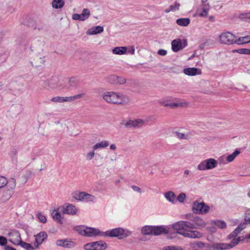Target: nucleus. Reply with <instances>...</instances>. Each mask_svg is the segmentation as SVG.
<instances>
[{
  "instance_id": "nucleus-1",
  "label": "nucleus",
  "mask_w": 250,
  "mask_h": 250,
  "mask_svg": "<svg viewBox=\"0 0 250 250\" xmlns=\"http://www.w3.org/2000/svg\"><path fill=\"white\" fill-rule=\"evenodd\" d=\"M76 230L81 235L87 237L94 236L98 235H103L104 234L106 236L117 237L119 238H121L124 236V230L120 228L107 231L104 233L101 232L98 229L88 228L85 226L77 227Z\"/></svg>"
},
{
  "instance_id": "nucleus-2",
  "label": "nucleus",
  "mask_w": 250,
  "mask_h": 250,
  "mask_svg": "<svg viewBox=\"0 0 250 250\" xmlns=\"http://www.w3.org/2000/svg\"><path fill=\"white\" fill-rule=\"evenodd\" d=\"M104 101L108 103L117 105H126L130 103V99L121 92L106 91L102 94Z\"/></svg>"
},
{
  "instance_id": "nucleus-3",
  "label": "nucleus",
  "mask_w": 250,
  "mask_h": 250,
  "mask_svg": "<svg viewBox=\"0 0 250 250\" xmlns=\"http://www.w3.org/2000/svg\"><path fill=\"white\" fill-rule=\"evenodd\" d=\"M173 229L177 232L186 237L192 239H199L203 237V234L197 230H188L185 228L184 221H178L172 225Z\"/></svg>"
},
{
  "instance_id": "nucleus-4",
  "label": "nucleus",
  "mask_w": 250,
  "mask_h": 250,
  "mask_svg": "<svg viewBox=\"0 0 250 250\" xmlns=\"http://www.w3.org/2000/svg\"><path fill=\"white\" fill-rule=\"evenodd\" d=\"M168 230L163 226H146L141 230V233L144 235L153 234L158 235L163 233H167Z\"/></svg>"
},
{
  "instance_id": "nucleus-5",
  "label": "nucleus",
  "mask_w": 250,
  "mask_h": 250,
  "mask_svg": "<svg viewBox=\"0 0 250 250\" xmlns=\"http://www.w3.org/2000/svg\"><path fill=\"white\" fill-rule=\"evenodd\" d=\"M217 161L213 158H209L202 161L197 166V169L200 171L211 169L217 166Z\"/></svg>"
},
{
  "instance_id": "nucleus-6",
  "label": "nucleus",
  "mask_w": 250,
  "mask_h": 250,
  "mask_svg": "<svg viewBox=\"0 0 250 250\" xmlns=\"http://www.w3.org/2000/svg\"><path fill=\"white\" fill-rule=\"evenodd\" d=\"M73 197L78 201L84 202H92L96 201V197L91 194L85 192L76 191L73 193Z\"/></svg>"
},
{
  "instance_id": "nucleus-7",
  "label": "nucleus",
  "mask_w": 250,
  "mask_h": 250,
  "mask_svg": "<svg viewBox=\"0 0 250 250\" xmlns=\"http://www.w3.org/2000/svg\"><path fill=\"white\" fill-rule=\"evenodd\" d=\"M186 218L193 222L195 229H202L206 226V222L198 216L187 214L186 215Z\"/></svg>"
},
{
  "instance_id": "nucleus-8",
  "label": "nucleus",
  "mask_w": 250,
  "mask_h": 250,
  "mask_svg": "<svg viewBox=\"0 0 250 250\" xmlns=\"http://www.w3.org/2000/svg\"><path fill=\"white\" fill-rule=\"evenodd\" d=\"M236 37L229 32H226L222 33L219 37V42L225 44H234V39Z\"/></svg>"
},
{
  "instance_id": "nucleus-9",
  "label": "nucleus",
  "mask_w": 250,
  "mask_h": 250,
  "mask_svg": "<svg viewBox=\"0 0 250 250\" xmlns=\"http://www.w3.org/2000/svg\"><path fill=\"white\" fill-rule=\"evenodd\" d=\"M209 207L206 205L203 202L195 201L193 203L192 210L195 213L204 214L209 211Z\"/></svg>"
},
{
  "instance_id": "nucleus-10",
  "label": "nucleus",
  "mask_w": 250,
  "mask_h": 250,
  "mask_svg": "<svg viewBox=\"0 0 250 250\" xmlns=\"http://www.w3.org/2000/svg\"><path fill=\"white\" fill-rule=\"evenodd\" d=\"M187 45V42L185 40L183 43L180 39L174 40L171 42V48L173 52H177L182 50Z\"/></svg>"
},
{
  "instance_id": "nucleus-11",
  "label": "nucleus",
  "mask_w": 250,
  "mask_h": 250,
  "mask_svg": "<svg viewBox=\"0 0 250 250\" xmlns=\"http://www.w3.org/2000/svg\"><path fill=\"white\" fill-rule=\"evenodd\" d=\"M59 209L64 214L69 215H74L76 213L77 209L76 207L72 204H65L64 206L60 207Z\"/></svg>"
},
{
  "instance_id": "nucleus-12",
  "label": "nucleus",
  "mask_w": 250,
  "mask_h": 250,
  "mask_svg": "<svg viewBox=\"0 0 250 250\" xmlns=\"http://www.w3.org/2000/svg\"><path fill=\"white\" fill-rule=\"evenodd\" d=\"M90 14V11L88 9H84L81 14L77 13L73 14L72 15V19L74 20L83 21L89 18Z\"/></svg>"
},
{
  "instance_id": "nucleus-13",
  "label": "nucleus",
  "mask_w": 250,
  "mask_h": 250,
  "mask_svg": "<svg viewBox=\"0 0 250 250\" xmlns=\"http://www.w3.org/2000/svg\"><path fill=\"white\" fill-rule=\"evenodd\" d=\"M56 244L58 246L68 249L73 248L76 245L74 242L71 241L69 239L58 240L56 241Z\"/></svg>"
},
{
  "instance_id": "nucleus-14",
  "label": "nucleus",
  "mask_w": 250,
  "mask_h": 250,
  "mask_svg": "<svg viewBox=\"0 0 250 250\" xmlns=\"http://www.w3.org/2000/svg\"><path fill=\"white\" fill-rule=\"evenodd\" d=\"M46 233L43 231L40 232L35 236V242L34 243L35 248L37 249L43 241L47 238Z\"/></svg>"
},
{
  "instance_id": "nucleus-15",
  "label": "nucleus",
  "mask_w": 250,
  "mask_h": 250,
  "mask_svg": "<svg viewBox=\"0 0 250 250\" xmlns=\"http://www.w3.org/2000/svg\"><path fill=\"white\" fill-rule=\"evenodd\" d=\"M58 79L52 77L49 80L44 82V86L48 89H54L58 87Z\"/></svg>"
},
{
  "instance_id": "nucleus-16",
  "label": "nucleus",
  "mask_w": 250,
  "mask_h": 250,
  "mask_svg": "<svg viewBox=\"0 0 250 250\" xmlns=\"http://www.w3.org/2000/svg\"><path fill=\"white\" fill-rule=\"evenodd\" d=\"M146 123V121L141 119L129 120L126 123V125L132 127H141Z\"/></svg>"
},
{
  "instance_id": "nucleus-17",
  "label": "nucleus",
  "mask_w": 250,
  "mask_h": 250,
  "mask_svg": "<svg viewBox=\"0 0 250 250\" xmlns=\"http://www.w3.org/2000/svg\"><path fill=\"white\" fill-rule=\"evenodd\" d=\"M164 106H169L172 108L178 107H187L189 103L187 101L178 102L177 103H163Z\"/></svg>"
},
{
  "instance_id": "nucleus-18",
  "label": "nucleus",
  "mask_w": 250,
  "mask_h": 250,
  "mask_svg": "<svg viewBox=\"0 0 250 250\" xmlns=\"http://www.w3.org/2000/svg\"><path fill=\"white\" fill-rule=\"evenodd\" d=\"M104 31V28L101 26H94L91 28L88 29L86 31L87 35H96L101 33Z\"/></svg>"
},
{
  "instance_id": "nucleus-19",
  "label": "nucleus",
  "mask_w": 250,
  "mask_h": 250,
  "mask_svg": "<svg viewBox=\"0 0 250 250\" xmlns=\"http://www.w3.org/2000/svg\"><path fill=\"white\" fill-rule=\"evenodd\" d=\"M246 228V224H240L238 227L229 235V239H232L234 237H237L238 234Z\"/></svg>"
},
{
  "instance_id": "nucleus-20",
  "label": "nucleus",
  "mask_w": 250,
  "mask_h": 250,
  "mask_svg": "<svg viewBox=\"0 0 250 250\" xmlns=\"http://www.w3.org/2000/svg\"><path fill=\"white\" fill-rule=\"evenodd\" d=\"M212 248L214 250H226L230 249L229 244L223 243H218L213 244Z\"/></svg>"
},
{
  "instance_id": "nucleus-21",
  "label": "nucleus",
  "mask_w": 250,
  "mask_h": 250,
  "mask_svg": "<svg viewBox=\"0 0 250 250\" xmlns=\"http://www.w3.org/2000/svg\"><path fill=\"white\" fill-rule=\"evenodd\" d=\"M45 62L44 56H36L33 60V65L35 67H39L44 64Z\"/></svg>"
},
{
  "instance_id": "nucleus-22",
  "label": "nucleus",
  "mask_w": 250,
  "mask_h": 250,
  "mask_svg": "<svg viewBox=\"0 0 250 250\" xmlns=\"http://www.w3.org/2000/svg\"><path fill=\"white\" fill-rule=\"evenodd\" d=\"M184 73L187 75L194 76L200 74V71L196 68H188L184 69Z\"/></svg>"
},
{
  "instance_id": "nucleus-23",
  "label": "nucleus",
  "mask_w": 250,
  "mask_h": 250,
  "mask_svg": "<svg viewBox=\"0 0 250 250\" xmlns=\"http://www.w3.org/2000/svg\"><path fill=\"white\" fill-rule=\"evenodd\" d=\"M127 47L125 46L116 47L112 50V53L116 55H123L126 53Z\"/></svg>"
},
{
  "instance_id": "nucleus-24",
  "label": "nucleus",
  "mask_w": 250,
  "mask_h": 250,
  "mask_svg": "<svg viewBox=\"0 0 250 250\" xmlns=\"http://www.w3.org/2000/svg\"><path fill=\"white\" fill-rule=\"evenodd\" d=\"M95 250H104L107 247L106 243L104 241H99L94 242Z\"/></svg>"
},
{
  "instance_id": "nucleus-25",
  "label": "nucleus",
  "mask_w": 250,
  "mask_h": 250,
  "mask_svg": "<svg viewBox=\"0 0 250 250\" xmlns=\"http://www.w3.org/2000/svg\"><path fill=\"white\" fill-rule=\"evenodd\" d=\"M164 195L167 200L172 203H174L176 201V196L172 191H169L165 193Z\"/></svg>"
},
{
  "instance_id": "nucleus-26",
  "label": "nucleus",
  "mask_w": 250,
  "mask_h": 250,
  "mask_svg": "<svg viewBox=\"0 0 250 250\" xmlns=\"http://www.w3.org/2000/svg\"><path fill=\"white\" fill-rule=\"evenodd\" d=\"M109 146V142L107 141H102L101 142L96 143L93 146V149L94 150H97L99 148H105Z\"/></svg>"
},
{
  "instance_id": "nucleus-27",
  "label": "nucleus",
  "mask_w": 250,
  "mask_h": 250,
  "mask_svg": "<svg viewBox=\"0 0 250 250\" xmlns=\"http://www.w3.org/2000/svg\"><path fill=\"white\" fill-rule=\"evenodd\" d=\"M64 5L63 0H53L52 6L55 9L62 8Z\"/></svg>"
},
{
  "instance_id": "nucleus-28",
  "label": "nucleus",
  "mask_w": 250,
  "mask_h": 250,
  "mask_svg": "<svg viewBox=\"0 0 250 250\" xmlns=\"http://www.w3.org/2000/svg\"><path fill=\"white\" fill-rule=\"evenodd\" d=\"M190 22V20L188 18H181L176 20V23L180 26H187Z\"/></svg>"
},
{
  "instance_id": "nucleus-29",
  "label": "nucleus",
  "mask_w": 250,
  "mask_h": 250,
  "mask_svg": "<svg viewBox=\"0 0 250 250\" xmlns=\"http://www.w3.org/2000/svg\"><path fill=\"white\" fill-rule=\"evenodd\" d=\"M51 101L55 103H63L66 102H69V97H60L57 96L53 97Z\"/></svg>"
},
{
  "instance_id": "nucleus-30",
  "label": "nucleus",
  "mask_w": 250,
  "mask_h": 250,
  "mask_svg": "<svg viewBox=\"0 0 250 250\" xmlns=\"http://www.w3.org/2000/svg\"><path fill=\"white\" fill-rule=\"evenodd\" d=\"M53 218L59 223H62V217L58 210H54L51 214Z\"/></svg>"
},
{
  "instance_id": "nucleus-31",
  "label": "nucleus",
  "mask_w": 250,
  "mask_h": 250,
  "mask_svg": "<svg viewBox=\"0 0 250 250\" xmlns=\"http://www.w3.org/2000/svg\"><path fill=\"white\" fill-rule=\"evenodd\" d=\"M209 5L208 3H205L202 9V12L199 14V15L201 17H207L208 14V11L209 10Z\"/></svg>"
},
{
  "instance_id": "nucleus-32",
  "label": "nucleus",
  "mask_w": 250,
  "mask_h": 250,
  "mask_svg": "<svg viewBox=\"0 0 250 250\" xmlns=\"http://www.w3.org/2000/svg\"><path fill=\"white\" fill-rule=\"evenodd\" d=\"M211 224L214 225L221 229H225L227 226L226 223L222 220H214L211 222Z\"/></svg>"
},
{
  "instance_id": "nucleus-33",
  "label": "nucleus",
  "mask_w": 250,
  "mask_h": 250,
  "mask_svg": "<svg viewBox=\"0 0 250 250\" xmlns=\"http://www.w3.org/2000/svg\"><path fill=\"white\" fill-rule=\"evenodd\" d=\"M180 4L179 2H175L174 4L171 5L168 8L165 10L166 13H169L170 11H175L179 10Z\"/></svg>"
},
{
  "instance_id": "nucleus-34",
  "label": "nucleus",
  "mask_w": 250,
  "mask_h": 250,
  "mask_svg": "<svg viewBox=\"0 0 250 250\" xmlns=\"http://www.w3.org/2000/svg\"><path fill=\"white\" fill-rule=\"evenodd\" d=\"M69 86L76 87L79 85V80L75 77H71L68 80Z\"/></svg>"
},
{
  "instance_id": "nucleus-35",
  "label": "nucleus",
  "mask_w": 250,
  "mask_h": 250,
  "mask_svg": "<svg viewBox=\"0 0 250 250\" xmlns=\"http://www.w3.org/2000/svg\"><path fill=\"white\" fill-rule=\"evenodd\" d=\"M240 152L239 150L236 149L233 152L232 154L228 155L226 158L227 160L229 162H231L233 161V160L235 159V158L240 154Z\"/></svg>"
},
{
  "instance_id": "nucleus-36",
  "label": "nucleus",
  "mask_w": 250,
  "mask_h": 250,
  "mask_svg": "<svg viewBox=\"0 0 250 250\" xmlns=\"http://www.w3.org/2000/svg\"><path fill=\"white\" fill-rule=\"evenodd\" d=\"M18 245L21 246L22 248L27 250H33L35 248L32 246L30 244L21 241L18 244Z\"/></svg>"
},
{
  "instance_id": "nucleus-37",
  "label": "nucleus",
  "mask_w": 250,
  "mask_h": 250,
  "mask_svg": "<svg viewBox=\"0 0 250 250\" xmlns=\"http://www.w3.org/2000/svg\"><path fill=\"white\" fill-rule=\"evenodd\" d=\"M184 224L185 228L187 229H189V230H193V229H195L193 222H191L190 220L184 221Z\"/></svg>"
},
{
  "instance_id": "nucleus-38",
  "label": "nucleus",
  "mask_w": 250,
  "mask_h": 250,
  "mask_svg": "<svg viewBox=\"0 0 250 250\" xmlns=\"http://www.w3.org/2000/svg\"><path fill=\"white\" fill-rule=\"evenodd\" d=\"M232 239V240H231V242L229 244L230 249L237 245L240 241V237H234Z\"/></svg>"
},
{
  "instance_id": "nucleus-39",
  "label": "nucleus",
  "mask_w": 250,
  "mask_h": 250,
  "mask_svg": "<svg viewBox=\"0 0 250 250\" xmlns=\"http://www.w3.org/2000/svg\"><path fill=\"white\" fill-rule=\"evenodd\" d=\"M29 176L27 174H23L19 178V182L21 185L24 184L28 180Z\"/></svg>"
},
{
  "instance_id": "nucleus-40",
  "label": "nucleus",
  "mask_w": 250,
  "mask_h": 250,
  "mask_svg": "<svg viewBox=\"0 0 250 250\" xmlns=\"http://www.w3.org/2000/svg\"><path fill=\"white\" fill-rule=\"evenodd\" d=\"M117 76L111 75L106 77V81L112 84H116Z\"/></svg>"
},
{
  "instance_id": "nucleus-41",
  "label": "nucleus",
  "mask_w": 250,
  "mask_h": 250,
  "mask_svg": "<svg viewBox=\"0 0 250 250\" xmlns=\"http://www.w3.org/2000/svg\"><path fill=\"white\" fill-rule=\"evenodd\" d=\"M85 94L84 93H82L74 95V96L69 97V102L74 101L78 99L82 98L85 96Z\"/></svg>"
},
{
  "instance_id": "nucleus-42",
  "label": "nucleus",
  "mask_w": 250,
  "mask_h": 250,
  "mask_svg": "<svg viewBox=\"0 0 250 250\" xmlns=\"http://www.w3.org/2000/svg\"><path fill=\"white\" fill-rule=\"evenodd\" d=\"M84 249L86 250H95L94 242L85 244L84 245Z\"/></svg>"
},
{
  "instance_id": "nucleus-43",
  "label": "nucleus",
  "mask_w": 250,
  "mask_h": 250,
  "mask_svg": "<svg viewBox=\"0 0 250 250\" xmlns=\"http://www.w3.org/2000/svg\"><path fill=\"white\" fill-rule=\"evenodd\" d=\"M239 18L244 21H248L250 20V12L241 14Z\"/></svg>"
},
{
  "instance_id": "nucleus-44",
  "label": "nucleus",
  "mask_w": 250,
  "mask_h": 250,
  "mask_svg": "<svg viewBox=\"0 0 250 250\" xmlns=\"http://www.w3.org/2000/svg\"><path fill=\"white\" fill-rule=\"evenodd\" d=\"M7 184V179L4 176H0V188H3Z\"/></svg>"
},
{
  "instance_id": "nucleus-45",
  "label": "nucleus",
  "mask_w": 250,
  "mask_h": 250,
  "mask_svg": "<svg viewBox=\"0 0 250 250\" xmlns=\"http://www.w3.org/2000/svg\"><path fill=\"white\" fill-rule=\"evenodd\" d=\"M163 250H182V249L179 247L169 246L164 247Z\"/></svg>"
},
{
  "instance_id": "nucleus-46",
  "label": "nucleus",
  "mask_w": 250,
  "mask_h": 250,
  "mask_svg": "<svg viewBox=\"0 0 250 250\" xmlns=\"http://www.w3.org/2000/svg\"><path fill=\"white\" fill-rule=\"evenodd\" d=\"M95 155V153L94 150H93L92 151H90L86 153L85 155V158L87 160H91L94 158Z\"/></svg>"
},
{
  "instance_id": "nucleus-47",
  "label": "nucleus",
  "mask_w": 250,
  "mask_h": 250,
  "mask_svg": "<svg viewBox=\"0 0 250 250\" xmlns=\"http://www.w3.org/2000/svg\"><path fill=\"white\" fill-rule=\"evenodd\" d=\"M126 82L125 78L122 77L117 76L116 84H123Z\"/></svg>"
},
{
  "instance_id": "nucleus-48",
  "label": "nucleus",
  "mask_w": 250,
  "mask_h": 250,
  "mask_svg": "<svg viewBox=\"0 0 250 250\" xmlns=\"http://www.w3.org/2000/svg\"><path fill=\"white\" fill-rule=\"evenodd\" d=\"M37 216L41 222L45 223L46 222V217L42 213H38Z\"/></svg>"
},
{
  "instance_id": "nucleus-49",
  "label": "nucleus",
  "mask_w": 250,
  "mask_h": 250,
  "mask_svg": "<svg viewBox=\"0 0 250 250\" xmlns=\"http://www.w3.org/2000/svg\"><path fill=\"white\" fill-rule=\"evenodd\" d=\"M245 221L246 224H250V209L247 210L245 213Z\"/></svg>"
},
{
  "instance_id": "nucleus-50",
  "label": "nucleus",
  "mask_w": 250,
  "mask_h": 250,
  "mask_svg": "<svg viewBox=\"0 0 250 250\" xmlns=\"http://www.w3.org/2000/svg\"><path fill=\"white\" fill-rule=\"evenodd\" d=\"M241 175L244 176H250V165L248 166L245 168L244 171Z\"/></svg>"
},
{
  "instance_id": "nucleus-51",
  "label": "nucleus",
  "mask_w": 250,
  "mask_h": 250,
  "mask_svg": "<svg viewBox=\"0 0 250 250\" xmlns=\"http://www.w3.org/2000/svg\"><path fill=\"white\" fill-rule=\"evenodd\" d=\"M247 48H242L234 50L233 51V52H237L241 54H247Z\"/></svg>"
},
{
  "instance_id": "nucleus-52",
  "label": "nucleus",
  "mask_w": 250,
  "mask_h": 250,
  "mask_svg": "<svg viewBox=\"0 0 250 250\" xmlns=\"http://www.w3.org/2000/svg\"><path fill=\"white\" fill-rule=\"evenodd\" d=\"M185 198H186V195L185 193H180L178 197H177V200L180 202H183L184 200L185 199Z\"/></svg>"
},
{
  "instance_id": "nucleus-53",
  "label": "nucleus",
  "mask_w": 250,
  "mask_h": 250,
  "mask_svg": "<svg viewBox=\"0 0 250 250\" xmlns=\"http://www.w3.org/2000/svg\"><path fill=\"white\" fill-rule=\"evenodd\" d=\"M7 243V239L3 236H0V245L5 246Z\"/></svg>"
},
{
  "instance_id": "nucleus-54",
  "label": "nucleus",
  "mask_w": 250,
  "mask_h": 250,
  "mask_svg": "<svg viewBox=\"0 0 250 250\" xmlns=\"http://www.w3.org/2000/svg\"><path fill=\"white\" fill-rule=\"evenodd\" d=\"M243 37H239L238 39H236L235 38L234 39V43L237 44H242L243 43V40L242 39Z\"/></svg>"
},
{
  "instance_id": "nucleus-55",
  "label": "nucleus",
  "mask_w": 250,
  "mask_h": 250,
  "mask_svg": "<svg viewBox=\"0 0 250 250\" xmlns=\"http://www.w3.org/2000/svg\"><path fill=\"white\" fill-rule=\"evenodd\" d=\"M177 137L179 139H186L187 135L183 133L176 132Z\"/></svg>"
},
{
  "instance_id": "nucleus-56",
  "label": "nucleus",
  "mask_w": 250,
  "mask_h": 250,
  "mask_svg": "<svg viewBox=\"0 0 250 250\" xmlns=\"http://www.w3.org/2000/svg\"><path fill=\"white\" fill-rule=\"evenodd\" d=\"M243 40V43H247L250 42V36L242 37Z\"/></svg>"
},
{
  "instance_id": "nucleus-57",
  "label": "nucleus",
  "mask_w": 250,
  "mask_h": 250,
  "mask_svg": "<svg viewBox=\"0 0 250 250\" xmlns=\"http://www.w3.org/2000/svg\"><path fill=\"white\" fill-rule=\"evenodd\" d=\"M207 231L210 233H214L216 231V229L214 227H208L207 228Z\"/></svg>"
},
{
  "instance_id": "nucleus-58",
  "label": "nucleus",
  "mask_w": 250,
  "mask_h": 250,
  "mask_svg": "<svg viewBox=\"0 0 250 250\" xmlns=\"http://www.w3.org/2000/svg\"><path fill=\"white\" fill-rule=\"evenodd\" d=\"M35 21L33 20H30V22L28 23H24V24H27L28 26H32L33 27L34 29H36L37 27L35 26L34 27L33 24L34 23Z\"/></svg>"
},
{
  "instance_id": "nucleus-59",
  "label": "nucleus",
  "mask_w": 250,
  "mask_h": 250,
  "mask_svg": "<svg viewBox=\"0 0 250 250\" xmlns=\"http://www.w3.org/2000/svg\"><path fill=\"white\" fill-rule=\"evenodd\" d=\"M167 51L164 49H160L158 51V54L161 56H165L167 54Z\"/></svg>"
},
{
  "instance_id": "nucleus-60",
  "label": "nucleus",
  "mask_w": 250,
  "mask_h": 250,
  "mask_svg": "<svg viewBox=\"0 0 250 250\" xmlns=\"http://www.w3.org/2000/svg\"><path fill=\"white\" fill-rule=\"evenodd\" d=\"M196 246L200 248V249H202V248H204L205 246V244L203 242H197L196 243Z\"/></svg>"
},
{
  "instance_id": "nucleus-61",
  "label": "nucleus",
  "mask_w": 250,
  "mask_h": 250,
  "mask_svg": "<svg viewBox=\"0 0 250 250\" xmlns=\"http://www.w3.org/2000/svg\"><path fill=\"white\" fill-rule=\"evenodd\" d=\"M131 188L134 191L138 192H141V189L139 187H138L136 186H132L131 187Z\"/></svg>"
},
{
  "instance_id": "nucleus-62",
  "label": "nucleus",
  "mask_w": 250,
  "mask_h": 250,
  "mask_svg": "<svg viewBox=\"0 0 250 250\" xmlns=\"http://www.w3.org/2000/svg\"><path fill=\"white\" fill-rule=\"evenodd\" d=\"M190 173V171L188 169H186L184 171V176L187 177L188 175Z\"/></svg>"
},
{
  "instance_id": "nucleus-63",
  "label": "nucleus",
  "mask_w": 250,
  "mask_h": 250,
  "mask_svg": "<svg viewBox=\"0 0 250 250\" xmlns=\"http://www.w3.org/2000/svg\"><path fill=\"white\" fill-rule=\"evenodd\" d=\"M110 148L111 150H115L116 149V146L115 144H111L110 146Z\"/></svg>"
},
{
  "instance_id": "nucleus-64",
  "label": "nucleus",
  "mask_w": 250,
  "mask_h": 250,
  "mask_svg": "<svg viewBox=\"0 0 250 250\" xmlns=\"http://www.w3.org/2000/svg\"><path fill=\"white\" fill-rule=\"evenodd\" d=\"M5 250H16L13 248L10 247L6 246L5 248Z\"/></svg>"
}]
</instances>
